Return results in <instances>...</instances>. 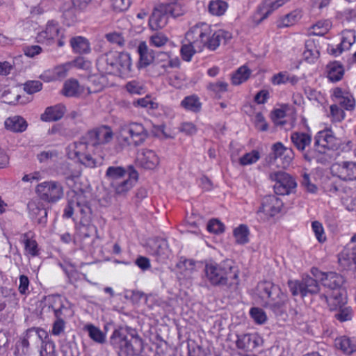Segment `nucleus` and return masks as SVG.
Instances as JSON below:
<instances>
[{
	"label": "nucleus",
	"instance_id": "obj_1",
	"mask_svg": "<svg viewBox=\"0 0 356 356\" xmlns=\"http://www.w3.org/2000/svg\"><path fill=\"white\" fill-rule=\"evenodd\" d=\"M231 38L232 34L224 30L213 32L211 26L206 23L193 26L186 33V41L193 44L199 51L204 48L214 51L222 42H227Z\"/></svg>",
	"mask_w": 356,
	"mask_h": 356
},
{
	"label": "nucleus",
	"instance_id": "obj_2",
	"mask_svg": "<svg viewBox=\"0 0 356 356\" xmlns=\"http://www.w3.org/2000/svg\"><path fill=\"white\" fill-rule=\"evenodd\" d=\"M204 275L211 285H229L236 288L239 284V270L232 260L227 259L216 263L213 261L206 262Z\"/></svg>",
	"mask_w": 356,
	"mask_h": 356
},
{
	"label": "nucleus",
	"instance_id": "obj_3",
	"mask_svg": "<svg viewBox=\"0 0 356 356\" xmlns=\"http://www.w3.org/2000/svg\"><path fill=\"white\" fill-rule=\"evenodd\" d=\"M96 65L102 74L127 76L131 70V59L128 53L109 51L98 57Z\"/></svg>",
	"mask_w": 356,
	"mask_h": 356
},
{
	"label": "nucleus",
	"instance_id": "obj_4",
	"mask_svg": "<svg viewBox=\"0 0 356 356\" xmlns=\"http://www.w3.org/2000/svg\"><path fill=\"white\" fill-rule=\"evenodd\" d=\"M256 291L266 307L276 314L283 312L288 302V297L278 286L270 282L264 281L258 284Z\"/></svg>",
	"mask_w": 356,
	"mask_h": 356
},
{
	"label": "nucleus",
	"instance_id": "obj_5",
	"mask_svg": "<svg viewBox=\"0 0 356 356\" xmlns=\"http://www.w3.org/2000/svg\"><path fill=\"white\" fill-rule=\"evenodd\" d=\"M112 345L120 350V356L134 355L142 348V339L134 330L128 327H119L114 330L111 337Z\"/></svg>",
	"mask_w": 356,
	"mask_h": 356
},
{
	"label": "nucleus",
	"instance_id": "obj_6",
	"mask_svg": "<svg viewBox=\"0 0 356 356\" xmlns=\"http://www.w3.org/2000/svg\"><path fill=\"white\" fill-rule=\"evenodd\" d=\"M43 309L52 310L57 318L53 325L52 334L59 335L64 330V321L62 318L70 312L67 301L59 296H48L44 300Z\"/></svg>",
	"mask_w": 356,
	"mask_h": 356
},
{
	"label": "nucleus",
	"instance_id": "obj_7",
	"mask_svg": "<svg viewBox=\"0 0 356 356\" xmlns=\"http://www.w3.org/2000/svg\"><path fill=\"white\" fill-rule=\"evenodd\" d=\"M312 274L314 277L319 280L322 285L327 289L325 294H323L321 298L325 300V296L331 299L337 295L338 292L341 296H344L341 289V286L344 282L343 277L334 272L323 273L317 268H312Z\"/></svg>",
	"mask_w": 356,
	"mask_h": 356
},
{
	"label": "nucleus",
	"instance_id": "obj_8",
	"mask_svg": "<svg viewBox=\"0 0 356 356\" xmlns=\"http://www.w3.org/2000/svg\"><path fill=\"white\" fill-rule=\"evenodd\" d=\"M147 136V133L143 124L130 122L120 126L118 140L124 145H138L145 141Z\"/></svg>",
	"mask_w": 356,
	"mask_h": 356
},
{
	"label": "nucleus",
	"instance_id": "obj_9",
	"mask_svg": "<svg viewBox=\"0 0 356 356\" xmlns=\"http://www.w3.org/2000/svg\"><path fill=\"white\" fill-rule=\"evenodd\" d=\"M76 210L81 215L80 220L76 225V236L86 238L89 236V205L87 196L81 192L76 195Z\"/></svg>",
	"mask_w": 356,
	"mask_h": 356
},
{
	"label": "nucleus",
	"instance_id": "obj_10",
	"mask_svg": "<svg viewBox=\"0 0 356 356\" xmlns=\"http://www.w3.org/2000/svg\"><path fill=\"white\" fill-rule=\"evenodd\" d=\"M335 137L330 129L318 131L314 138L315 149L305 154V159L311 161L317 156V153L324 154L335 147Z\"/></svg>",
	"mask_w": 356,
	"mask_h": 356
},
{
	"label": "nucleus",
	"instance_id": "obj_11",
	"mask_svg": "<svg viewBox=\"0 0 356 356\" xmlns=\"http://www.w3.org/2000/svg\"><path fill=\"white\" fill-rule=\"evenodd\" d=\"M316 278L306 276L301 281L289 280L288 286L292 295L296 296L300 295L305 297L309 294L317 293L319 291V286Z\"/></svg>",
	"mask_w": 356,
	"mask_h": 356
},
{
	"label": "nucleus",
	"instance_id": "obj_12",
	"mask_svg": "<svg viewBox=\"0 0 356 356\" xmlns=\"http://www.w3.org/2000/svg\"><path fill=\"white\" fill-rule=\"evenodd\" d=\"M337 295L331 299L325 296V301L332 310H338L335 314V318L341 321L345 322L350 321L353 317V309L350 306H346V296H341L338 292Z\"/></svg>",
	"mask_w": 356,
	"mask_h": 356
},
{
	"label": "nucleus",
	"instance_id": "obj_13",
	"mask_svg": "<svg viewBox=\"0 0 356 356\" xmlns=\"http://www.w3.org/2000/svg\"><path fill=\"white\" fill-rule=\"evenodd\" d=\"M282 206V200L277 196H266L263 198L261 205L257 212L258 218L264 222L268 220L280 212Z\"/></svg>",
	"mask_w": 356,
	"mask_h": 356
},
{
	"label": "nucleus",
	"instance_id": "obj_14",
	"mask_svg": "<svg viewBox=\"0 0 356 356\" xmlns=\"http://www.w3.org/2000/svg\"><path fill=\"white\" fill-rule=\"evenodd\" d=\"M271 150L269 162L280 165L283 168L289 167L294 159L293 150L284 146L281 142L273 144Z\"/></svg>",
	"mask_w": 356,
	"mask_h": 356
},
{
	"label": "nucleus",
	"instance_id": "obj_15",
	"mask_svg": "<svg viewBox=\"0 0 356 356\" xmlns=\"http://www.w3.org/2000/svg\"><path fill=\"white\" fill-rule=\"evenodd\" d=\"M270 178L272 181H275L274 190L275 193L280 195L291 193L297 186L295 179L284 172L280 171L271 173Z\"/></svg>",
	"mask_w": 356,
	"mask_h": 356
},
{
	"label": "nucleus",
	"instance_id": "obj_16",
	"mask_svg": "<svg viewBox=\"0 0 356 356\" xmlns=\"http://www.w3.org/2000/svg\"><path fill=\"white\" fill-rule=\"evenodd\" d=\"M35 191L42 200L49 202H56L63 195L60 184L54 181H44L38 184Z\"/></svg>",
	"mask_w": 356,
	"mask_h": 356
},
{
	"label": "nucleus",
	"instance_id": "obj_17",
	"mask_svg": "<svg viewBox=\"0 0 356 356\" xmlns=\"http://www.w3.org/2000/svg\"><path fill=\"white\" fill-rule=\"evenodd\" d=\"M333 176L344 181L356 180V162L343 161L334 163L331 167Z\"/></svg>",
	"mask_w": 356,
	"mask_h": 356
},
{
	"label": "nucleus",
	"instance_id": "obj_18",
	"mask_svg": "<svg viewBox=\"0 0 356 356\" xmlns=\"http://www.w3.org/2000/svg\"><path fill=\"white\" fill-rule=\"evenodd\" d=\"M138 179V174L132 166L129 167L128 175L120 181H115L111 186L115 195L124 196L135 186Z\"/></svg>",
	"mask_w": 356,
	"mask_h": 356
},
{
	"label": "nucleus",
	"instance_id": "obj_19",
	"mask_svg": "<svg viewBox=\"0 0 356 356\" xmlns=\"http://www.w3.org/2000/svg\"><path fill=\"white\" fill-rule=\"evenodd\" d=\"M332 99L345 110L352 111L356 106L355 99L353 94L348 90L339 87L334 88L332 90Z\"/></svg>",
	"mask_w": 356,
	"mask_h": 356
},
{
	"label": "nucleus",
	"instance_id": "obj_20",
	"mask_svg": "<svg viewBox=\"0 0 356 356\" xmlns=\"http://www.w3.org/2000/svg\"><path fill=\"white\" fill-rule=\"evenodd\" d=\"M150 254L159 263L161 264L166 263L172 256L168 243L163 238L154 241L150 246Z\"/></svg>",
	"mask_w": 356,
	"mask_h": 356
},
{
	"label": "nucleus",
	"instance_id": "obj_21",
	"mask_svg": "<svg viewBox=\"0 0 356 356\" xmlns=\"http://www.w3.org/2000/svg\"><path fill=\"white\" fill-rule=\"evenodd\" d=\"M161 58H159L154 68L157 71V75H164L170 72V69L178 67L180 61L178 57H172L169 53H161Z\"/></svg>",
	"mask_w": 356,
	"mask_h": 356
},
{
	"label": "nucleus",
	"instance_id": "obj_22",
	"mask_svg": "<svg viewBox=\"0 0 356 356\" xmlns=\"http://www.w3.org/2000/svg\"><path fill=\"white\" fill-rule=\"evenodd\" d=\"M113 137L111 129L107 126H102L90 131V144L93 146L104 145L109 143Z\"/></svg>",
	"mask_w": 356,
	"mask_h": 356
},
{
	"label": "nucleus",
	"instance_id": "obj_23",
	"mask_svg": "<svg viewBox=\"0 0 356 356\" xmlns=\"http://www.w3.org/2000/svg\"><path fill=\"white\" fill-rule=\"evenodd\" d=\"M72 67V63H66L60 65H58L51 70L44 71L40 78L45 82H50L56 80L64 79L70 69Z\"/></svg>",
	"mask_w": 356,
	"mask_h": 356
},
{
	"label": "nucleus",
	"instance_id": "obj_24",
	"mask_svg": "<svg viewBox=\"0 0 356 356\" xmlns=\"http://www.w3.org/2000/svg\"><path fill=\"white\" fill-rule=\"evenodd\" d=\"M27 207L29 216L32 219L36 220L39 224L46 223L47 212L40 200H31Z\"/></svg>",
	"mask_w": 356,
	"mask_h": 356
},
{
	"label": "nucleus",
	"instance_id": "obj_25",
	"mask_svg": "<svg viewBox=\"0 0 356 356\" xmlns=\"http://www.w3.org/2000/svg\"><path fill=\"white\" fill-rule=\"evenodd\" d=\"M60 35V27L57 22L49 21L47 24L45 29L38 35V40L40 42H45L50 44Z\"/></svg>",
	"mask_w": 356,
	"mask_h": 356
},
{
	"label": "nucleus",
	"instance_id": "obj_26",
	"mask_svg": "<svg viewBox=\"0 0 356 356\" xmlns=\"http://www.w3.org/2000/svg\"><path fill=\"white\" fill-rule=\"evenodd\" d=\"M137 52L139 54V60L137 63L138 69L145 68L153 63L154 60V51L148 47L145 42L143 41L139 43Z\"/></svg>",
	"mask_w": 356,
	"mask_h": 356
},
{
	"label": "nucleus",
	"instance_id": "obj_27",
	"mask_svg": "<svg viewBox=\"0 0 356 356\" xmlns=\"http://www.w3.org/2000/svg\"><path fill=\"white\" fill-rule=\"evenodd\" d=\"M168 19L167 12L160 5L154 10L149 19V25L152 30L161 29L168 24Z\"/></svg>",
	"mask_w": 356,
	"mask_h": 356
},
{
	"label": "nucleus",
	"instance_id": "obj_28",
	"mask_svg": "<svg viewBox=\"0 0 356 356\" xmlns=\"http://www.w3.org/2000/svg\"><path fill=\"white\" fill-rule=\"evenodd\" d=\"M259 341L257 334H243L237 336L236 344L239 349L251 351L259 346Z\"/></svg>",
	"mask_w": 356,
	"mask_h": 356
},
{
	"label": "nucleus",
	"instance_id": "obj_29",
	"mask_svg": "<svg viewBox=\"0 0 356 356\" xmlns=\"http://www.w3.org/2000/svg\"><path fill=\"white\" fill-rule=\"evenodd\" d=\"M356 42V32L354 30H344L341 32V43L337 49H331L330 51L334 56H338L343 51L349 50Z\"/></svg>",
	"mask_w": 356,
	"mask_h": 356
},
{
	"label": "nucleus",
	"instance_id": "obj_30",
	"mask_svg": "<svg viewBox=\"0 0 356 356\" xmlns=\"http://www.w3.org/2000/svg\"><path fill=\"white\" fill-rule=\"evenodd\" d=\"M137 160L142 167L150 170L155 168L159 163L156 154L150 149H143L140 152Z\"/></svg>",
	"mask_w": 356,
	"mask_h": 356
},
{
	"label": "nucleus",
	"instance_id": "obj_31",
	"mask_svg": "<svg viewBox=\"0 0 356 356\" xmlns=\"http://www.w3.org/2000/svg\"><path fill=\"white\" fill-rule=\"evenodd\" d=\"M291 140L293 145L304 154L312 143V135L309 133L295 131L291 134ZM309 152H307L308 153Z\"/></svg>",
	"mask_w": 356,
	"mask_h": 356
},
{
	"label": "nucleus",
	"instance_id": "obj_32",
	"mask_svg": "<svg viewBox=\"0 0 356 356\" xmlns=\"http://www.w3.org/2000/svg\"><path fill=\"white\" fill-rule=\"evenodd\" d=\"M65 111V106L60 104L49 106L40 115V120L43 122L58 121L63 117Z\"/></svg>",
	"mask_w": 356,
	"mask_h": 356
},
{
	"label": "nucleus",
	"instance_id": "obj_33",
	"mask_svg": "<svg viewBox=\"0 0 356 356\" xmlns=\"http://www.w3.org/2000/svg\"><path fill=\"white\" fill-rule=\"evenodd\" d=\"M288 0H264L258 8L259 21L267 18L275 10L284 5Z\"/></svg>",
	"mask_w": 356,
	"mask_h": 356
},
{
	"label": "nucleus",
	"instance_id": "obj_34",
	"mask_svg": "<svg viewBox=\"0 0 356 356\" xmlns=\"http://www.w3.org/2000/svg\"><path fill=\"white\" fill-rule=\"evenodd\" d=\"M168 14L176 18L183 16L187 11L184 0H168L165 4H161Z\"/></svg>",
	"mask_w": 356,
	"mask_h": 356
},
{
	"label": "nucleus",
	"instance_id": "obj_35",
	"mask_svg": "<svg viewBox=\"0 0 356 356\" xmlns=\"http://www.w3.org/2000/svg\"><path fill=\"white\" fill-rule=\"evenodd\" d=\"M74 152V156L80 163L86 165L89 161L88 139L82 138L79 142H75L72 147H70Z\"/></svg>",
	"mask_w": 356,
	"mask_h": 356
},
{
	"label": "nucleus",
	"instance_id": "obj_36",
	"mask_svg": "<svg viewBox=\"0 0 356 356\" xmlns=\"http://www.w3.org/2000/svg\"><path fill=\"white\" fill-rule=\"evenodd\" d=\"M5 128L12 132H24L28 127V123L22 117L14 115L8 118L4 122Z\"/></svg>",
	"mask_w": 356,
	"mask_h": 356
},
{
	"label": "nucleus",
	"instance_id": "obj_37",
	"mask_svg": "<svg viewBox=\"0 0 356 356\" xmlns=\"http://www.w3.org/2000/svg\"><path fill=\"white\" fill-rule=\"evenodd\" d=\"M299 81V78L287 71H282L277 74H275L270 78V82L274 86H280L282 84L290 83L292 86H295Z\"/></svg>",
	"mask_w": 356,
	"mask_h": 356
},
{
	"label": "nucleus",
	"instance_id": "obj_38",
	"mask_svg": "<svg viewBox=\"0 0 356 356\" xmlns=\"http://www.w3.org/2000/svg\"><path fill=\"white\" fill-rule=\"evenodd\" d=\"M334 346L343 353L349 355L356 351V339L342 336L335 339Z\"/></svg>",
	"mask_w": 356,
	"mask_h": 356
},
{
	"label": "nucleus",
	"instance_id": "obj_39",
	"mask_svg": "<svg viewBox=\"0 0 356 356\" xmlns=\"http://www.w3.org/2000/svg\"><path fill=\"white\" fill-rule=\"evenodd\" d=\"M129 169L127 170L121 166H109L106 171V178L109 181L110 186L115 181H120L128 175Z\"/></svg>",
	"mask_w": 356,
	"mask_h": 356
},
{
	"label": "nucleus",
	"instance_id": "obj_40",
	"mask_svg": "<svg viewBox=\"0 0 356 356\" xmlns=\"http://www.w3.org/2000/svg\"><path fill=\"white\" fill-rule=\"evenodd\" d=\"M180 106L186 111L198 113L202 109V102L195 95L185 97L180 103Z\"/></svg>",
	"mask_w": 356,
	"mask_h": 356
},
{
	"label": "nucleus",
	"instance_id": "obj_41",
	"mask_svg": "<svg viewBox=\"0 0 356 356\" xmlns=\"http://www.w3.org/2000/svg\"><path fill=\"white\" fill-rule=\"evenodd\" d=\"M327 78L332 81H338L341 80L344 74V68L343 65L338 62H331L327 65Z\"/></svg>",
	"mask_w": 356,
	"mask_h": 356
},
{
	"label": "nucleus",
	"instance_id": "obj_42",
	"mask_svg": "<svg viewBox=\"0 0 356 356\" xmlns=\"http://www.w3.org/2000/svg\"><path fill=\"white\" fill-rule=\"evenodd\" d=\"M339 261L343 264H354L356 267V245L354 243L350 241L342 251Z\"/></svg>",
	"mask_w": 356,
	"mask_h": 356
},
{
	"label": "nucleus",
	"instance_id": "obj_43",
	"mask_svg": "<svg viewBox=\"0 0 356 356\" xmlns=\"http://www.w3.org/2000/svg\"><path fill=\"white\" fill-rule=\"evenodd\" d=\"M72 51L76 54H86L89 50L88 40L83 36H75L70 39Z\"/></svg>",
	"mask_w": 356,
	"mask_h": 356
},
{
	"label": "nucleus",
	"instance_id": "obj_44",
	"mask_svg": "<svg viewBox=\"0 0 356 356\" xmlns=\"http://www.w3.org/2000/svg\"><path fill=\"white\" fill-rule=\"evenodd\" d=\"M302 17V13L299 10H295L290 13L280 17L277 22L279 28L288 27L296 24Z\"/></svg>",
	"mask_w": 356,
	"mask_h": 356
},
{
	"label": "nucleus",
	"instance_id": "obj_45",
	"mask_svg": "<svg viewBox=\"0 0 356 356\" xmlns=\"http://www.w3.org/2000/svg\"><path fill=\"white\" fill-rule=\"evenodd\" d=\"M83 90L78 81L74 79H70L65 82L63 93L67 97H74L80 95Z\"/></svg>",
	"mask_w": 356,
	"mask_h": 356
},
{
	"label": "nucleus",
	"instance_id": "obj_46",
	"mask_svg": "<svg viewBox=\"0 0 356 356\" xmlns=\"http://www.w3.org/2000/svg\"><path fill=\"white\" fill-rule=\"evenodd\" d=\"M249 229L245 225H240L233 231L235 242L239 245H244L249 242Z\"/></svg>",
	"mask_w": 356,
	"mask_h": 356
},
{
	"label": "nucleus",
	"instance_id": "obj_47",
	"mask_svg": "<svg viewBox=\"0 0 356 356\" xmlns=\"http://www.w3.org/2000/svg\"><path fill=\"white\" fill-rule=\"evenodd\" d=\"M251 74V71L246 66L240 67L232 76V83L240 85L246 81Z\"/></svg>",
	"mask_w": 356,
	"mask_h": 356
},
{
	"label": "nucleus",
	"instance_id": "obj_48",
	"mask_svg": "<svg viewBox=\"0 0 356 356\" xmlns=\"http://www.w3.org/2000/svg\"><path fill=\"white\" fill-rule=\"evenodd\" d=\"M227 8V3L222 0L211 1L208 6L209 12L211 15L216 16L224 15Z\"/></svg>",
	"mask_w": 356,
	"mask_h": 356
},
{
	"label": "nucleus",
	"instance_id": "obj_49",
	"mask_svg": "<svg viewBox=\"0 0 356 356\" xmlns=\"http://www.w3.org/2000/svg\"><path fill=\"white\" fill-rule=\"evenodd\" d=\"M319 52L312 40H308L305 42V50L303 51V56L305 58L309 61H313L314 59L318 57Z\"/></svg>",
	"mask_w": 356,
	"mask_h": 356
},
{
	"label": "nucleus",
	"instance_id": "obj_50",
	"mask_svg": "<svg viewBox=\"0 0 356 356\" xmlns=\"http://www.w3.org/2000/svg\"><path fill=\"white\" fill-rule=\"evenodd\" d=\"M328 118L333 123L341 122L345 119L346 113L339 105L333 104L330 106Z\"/></svg>",
	"mask_w": 356,
	"mask_h": 356
},
{
	"label": "nucleus",
	"instance_id": "obj_51",
	"mask_svg": "<svg viewBox=\"0 0 356 356\" xmlns=\"http://www.w3.org/2000/svg\"><path fill=\"white\" fill-rule=\"evenodd\" d=\"M177 268L184 273V275H189L195 268V262L193 259L181 257L179 262L177 264Z\"/></svg>",
	"mask_w": 356,
	"mask_h": 356
},
{
	"label": "nucleus",
	"instance_id": "obj_52",
	"mask_svg": "<svg viewBox=\"0 0 356 356\" xmlns=\"http://www.w3.org/2000/svg\"><path fill=\"white\" fill-rule=\"evenodd\" d=\"M260 159V154L257 150H252L246 153L239 159V163L242 165H248L255 163Z\"/></svg>",
	"mask_w": 356,
	"mask_h": 356
},
{
	"label": "nucleus",
	"instance_id": "obj_53",
	"mask_svg": "<svg viewBox=\"0 0 356 356\" xmlns=\"http://www.w3.org/2000/svg\"><path fill=\"white\" fill-rule=\"evenodd\" d=\"M329 21L318 22L312 26V33L316 35H324L330 29Z\"/></svg>",
	"mask_w": 356,
	"mask_h": 356
},
{
	"label": "nucleus",
	"instance_id": "obj_54",
	"mask_svg": "<svg viewBox=\"0 0 356 356\" xmlns=\"http://www.w3.org/2000/svg\"><path fill=\"white\" fill-rule=\"evenodd\" d=\"M208 232L215 234H220L224 232L225 225L217 219H211L207 226Z\"/></svg>",
	"mask_w": 356,
	"mask_h": 356
},
{
	"label": "nucleus",
	"instance_id": "obj_55",
	"mask_svg": "<svg viewBox=\"0 0 356 356\" xmlns=\"http://www.w3.org/2000/svg\"><path fill=\"white\" fill-rule=\"evenodd\" d=\"M196 51H199L193 44L188 43L182 45L181 54L183 59L186 61H190Z\"/></svg>",
	"mask_w": 356,
	"mask_h": 356
},
{
	"label": "nucleus",
	"instance_id": "obj_56",
	"mask_svg": "<svg viewBox=\"0 0 356 356\" xmlns=\"http://www.w3.org/2000/svg\"><path fill=\"white\" fill-rule=\"evenodd\" d=\"M168 41V38L161 33H156L149 38V44L155 47H161Z\"/></svg>",
	"mask_w": 356,
	"mask_h": 356
},
{
	"label": "nucleus",
	"instance_id": "obj_57",
	"mask_svg": "<svg viewBox=\"0 0 356 356\" xmlns=\"http://www.w3.org/2000/svg\"><path fill=\"white\" fill-rule=\"evenodd\" d=\"M29 339L26 333L25 337L16 343L15 355H27L29 353Z\"/></svg>",
	"mask_w": 356,
	"mask_h": 356
},
{
	"label": "nucleus",
	"instance_id": "obj_58",
	"mask_svg": "<svg viewBox=\"0 0 356 356\" xmlns=\"http://www.w3.org/2000/svg\"><path fill=\"white\" fill-rule=\"evenodd\" d=\"M127 90L131 94L140 95L144 92V87L140 82L134 80L126 84Z\"/></svg>",
	"mask_w": 356,
	"mask_h": 356
},
{
	"label": "nucleus",
	"instance_id": "obj_59",
	"mask_svg": "<svg viewBox=\"0 0 356 356\" xmlns=\"http://www.w3.org/2000/svg\"><path fill=\"white\" fill-rule=\"evenodd\" d=\"M250 314L251 317L258 324L264 323L267 319L266 313L260 308H252L250 309Z\"/></svg>",
	"mask_w": 356,
	"mask_h": 356
},
{
	"label": "nucleus",
	"instance_id": "obj_60",
	"mask_svg": "<svg viewBox=\"0 0 356 356\" xmlns=\"http://www.w3.org/2000/svg\"><path fill=\"white\" fill-rule=\"evenodd\" d=\"M25 251L28 254L35 257L38 254L39 249L38 243L35 240L26 238L24 241Z\"/></svg>",
	"mask_w": 356,
	"mask_h": 356
},
{
	"label": "nucleus",
	"instance_id": "obj_61",
	"mask_svg": "<svg viewBox=\"0 0 356 356\" xmlns=\"http://www.w3.org/2000/svg\"><path fill=\"white\" fill-rule=\"evenodd\" d=\"M90 339L99 343H104L106 334L97 327L90 325Z\"/></svg>",
	"mask_w": 356,
	"mask_h": 356
},
{
	"label": "nucleus",
	"instance_id": "obj_62",
	"mask_svg": "<svg viewBox=\"0 0 356 356\" xmlns=\"http://www.w3.org/2000/svg\"><path fill=\"white\" fill-rule=\"evenodd\" d=\"M87 264H84L79 267V270H72L70 274H68L69 278L72 281V280H76V276L79 280H84L87 281Z\"/></svg>",
	"mask_w": 356,
	"mask_h": 356
},
{
	"label": "nucleus",
	"instance_id": "obj_63",
	"mask_svg": "<svg viewBox=\"0 0 356 356\" xmlns=\"http://www.w3.org/2000/svg\"><path fill=\"white\" fill-rule=\"evenodd\" d=\"M42 84L39 81H29L24 83V90L28 94H33L42 90Z\"/></svg>",
	"mask_w": 356,
	"mask_h": 356
},
{
	"label": "nucleus",
	"instance_id": "obj_64",
	"mask_svg": "<svg viewBox=\"0 0 356 356\" xmlns=\"http://www.w3.org/2000/svg\"><path fill=\"white\" fill-rule=\"evenodd\" d=\"M134 105L151 109H155L158 106L157 103L153 102L149 97L137 99L134 102Z\"/></svg>",
	"mask_w": 356,
	"mask_h": 356
}]
</instances>
